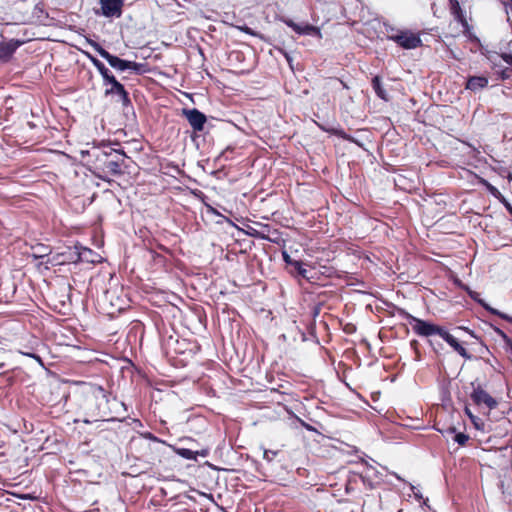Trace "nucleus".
Returning a JSON list of instances; mask_svg holds the SVG:
<instances>
[{
	"label": "nucleus",
	"mask_w": 512,
	"mask_h": 512,
	"mask_svg": "<svg viewBox=\"0 0 512 512\" xmlns=\"http://www.w3.org/2000/svg\"><path fill=\"white\" fill-rule=\"evenodd\" d=\"M409 486H410V489L413 491L414 497L417 500H422L423 499L422 493L419 490H416V487L413 484H409Z\"/></svg>",
	"instance_id": "nucleus-32"
},
{
	"label": "nucleus",
	"mask_w": 512,
	"mask_h": 512,
	"mask_svg": "<svg viewBox=\"0 0 512 512\" xmlns=\"http://www.w3.org/2000/svg\"><path fill=\"white\" fill-rule=\"evenodd\" d=\"M495 332L503 339L505 344L510 348L512 351V339L508 337V335L501 329L495 328Z\"/></svg>",
	"instance_id": "nucleus-25"
},
{
	"label": "nucleus",
	"mask_w": 512,
	"mask_h": 512,
	"mask_svg": "<svg viewBox=\"0 0 512 512\" xmlns=\"http://www.w3.org/2000/svg\"><path fill=\"white\" fill-rule=\"evenodd\" d=\"M367 469H368V471H372V472H373V475H374L375 477H380V476H382V474H381V473H379V472L376 470V468H375V467H373L372 465H368V464H367Z\"/></svg>",
	"instance_id": "nucleus-39"
},
{
	"label": "nucleus",
	"mask_w": 512,
	"mask_h": 512,
	"mask_svg": "<svg viewBox=\"0 0 512 512\" xmlns=\"http://www.w3.org/2000/svg\"><path fill=\"white\" fill-rule=\"evenodd\" d=\"M318 126L323 130V131H326L328 133H332L334 135H337L338 137L344 139V140H347L351 143H355L356 145L362 147L363 144L361 142H359L356 138H354L353 136L347 134L344 130L342 129H333V128H327L325 126H322L320 124H318Z\"/></svg>",
	"instance_id": "nucleus-15"
},
{
	"label": "nucleus",
	"mask_w": 512,
	"mask_h": 512,
	"mask_svg": "<svg viewBox=\"0 0 512 512\" xmlns=\"http://www.w3.org/2000/svg\"><path fill=\"white\" fill-rule=\"evenodd\" d=\"M398 30L392 26H386L387 36L392 33H396Z\"/></svg>",
	"instance_id": "nucleus-42"
},
{
	"label": "nucleus",
	"mask_w": 512,
	"mask_h": 512,
	"mask_svg": "<svg viewBox=\"0 0 512 512\" xmlns=\"http://www.w3.org/2000/svg\"><path fill=\"white\" fill-rule=\"evenodd\" d=\"M461 289L466 291L467 294L469 295V297L474 300L475 302H477L478 304H480L485 310H486V307H489L490 305L488 303H486L481 297H480V294L471 290L470 287L466 284H461Z\"/></svg>",
	"instance_id": "nucleus-17"
},
{
	"label": "nucleus",
	"mask_w": 512,
	"mask_h": 512,
	"mask_svg": "<svg viewBox=\"0 0 512 512\" xmlns=\"http://www.w3.org/2000/svg\"><path fill=\"white\" fill-rule=\"evenodd\" d=\"M196 452H197V457L198 456L206 457L209 454V449H202V450H198Z\"/></svg>",
	"instance_id": "nucleus-41"
},
{
	"label": "nucleus",
	"mask_w": 512,
	"mask_h": 512,
	"mask_svg": "<svg viewBox=\"0 0 512 512\" xmlns=\"http://www.w3.org/2000/svg\"><path fill=\"white\" fill-rule=\"evenodd\" d=\"M388 40L397 43L400 47L406 50L415 49L422 45L420 36L408 30L397 31L396 33L389 34Z\"/></svg>",
	"instance_id": "nucleus-6"
},
{
	"label": "nucleus",
	"mask_w": 512,
	"mask_h": 512,
	"mask_svg": "<svg viewBox=\"0 0 512 512\" xmlns=\"http://www.w3.org/2000/svg\"><path fill=\"white\" fill-rule=\"evenodd\" d=\"M20 353L24 356H27V357H30V358L36 360L41 367H44L43 360L38 354L33 353V352H25V351H20Z\"/></svg>",
	"instance_id": "nucleus-27"
},
{
	"label": "nucleus",
	"mask_w": 512,
	"mask_h": 512,
	"mask_svg": "<svg viewBox=\"0 0 512 512\" xmlns=\"http://www.w3.org/2000/svg\"><path fill=\"white\" fill-rule=\"evenodd\" d=\"M450 8L457 19H461L463 17L460 3L457 0H450Z\"/></svg>",
	"instance_id": "nucleus-20"
},
{
	"label": "nucleus",
	"mask_w": 512,
	"mask_h": 512,
	"mask_svg": "<svg viewBox=\"0 0 512 512\" xmlns=\"http://www.w3.org/2000/svg\"><path fill=\"white\" fill-rule=\"evenodd\" d=\"M89 394L93 399V406L90 412L93 416L101 418L107 422H123L126 418L115 417L113 414H119L118 406L127 412V406L124 402H119L116 397H111L102 386L97 384L89 385Z\"/></svg>",
	"instance_id": "nucleus-1"
},
{
	"label": "nucleus",
	"mask_w": 512,
	"mask_h": 512,
	"mask_svg": "<svg viewBox=\"0 0 512 512\" xmlns=\"http://www.w3.org/2000/svg\"><path fill=\"white\" fill-rule=\"evenodd\" d=\"M114 153L117 154L118 156L122 157V165H123L124 164V159L127 157L126 153L123 150H120V149H114Z\"/></svg>",
	"instance_id": "nucleus-38"
},
{
	"label": "nucleus",
	"mask_w": 512,
	"mask_h": 512,
	"mask_svg": "<svg viewBox=\"0 0 512 512\" xmlns=\"http://www.w3.org/2000/svg\"><path fill=\"white\" fill-rule=\"evenodd\" d=\"M50 249L46 246L41 245L38 247V253H34L33 257L35 259H44L45 257L49 258Z\"/></svg>",
	"instance_id": "nucleus-22"
},
{
	"label": "nucleus",
	"mask_w": 512,
	"mask_h": 512,
	"mask_svg": "<svg viewBox=\"0 0 512 512\" xmlns=\"http://www.w3.org/2000/svg\"><path fill=\"white\" fill-rule=\"evenodd\" d=\"M394 476H395L398 480L403 481V479H402L398 474L394 473Z\"/></svg>",
	"instance_id": "nucleus-49"
},
{
	"label": "nucleus",
	"mask_w": 512,
	"mask_h": 512,
	"mask_svg": "<svg viewBox=\"0 0 512 512\" xmlns=\"http://www.w3.org/2000/svg\"><path fill=\"white\" fill-rule=\"evenodd\" d=\"M443 340L453 348L461 357L466 360H471L472 355L468 353V351L459 343V341L451 335L448 331L443 337Z\"/></svg>",
	"instance_id": "nucleus-12"
},
{
	"label": "nucleus",
	"mask_w": 512,
	"mask_h": 512,
	"mask_svg": "<svg viewBox=\"0 0 512 512\" xmlns=\"http://www.w3.org/2000/svg\"><path fill=\"white\" fill-rule=\"evenodd\" d=\"M500 57L502 58V60L508 64L509 66L512 67V54L511 53H502L500 55Z\"/></svg>",
	"instance_id": "nucleus-29"
},
{
	"label": "nucleus",
	"mask_w": 512,
	"mask_h": 512,
	"mask_svg": "<svg viewBox=\"0 0 512 512\" xmlns=\"http://www.w3.org/2000/svg\"><path fill=\"white\" fill-rule=\"evenodd\" d=\"M89 60L91 61V63L93 64L94 67H98L99 64H101V61L99 59H97L96 57L90 55V54H87Z\"/></svg>",
	"instance_id": "nucleus-36"
},
{
	"label": "nucleus",
	"mask_w": 512,
	"mask_h": 512,
	"mask_svg": "<svg viewBox=\"0 0 512 512\" xmlns=\"http://www.w3.org/2000/svg\"><path fill=\"white\" fill-rule=\"evenodd\" d=\"M422 500H423V505L427 506L428 498L422 499Z\"/></svg>",
	"instance_id": "nucleus-51"
},
{
	"label": "nucleus",
	"mask_w": 512,
	"mask_h": 512,
	"mask_svg": "<svg viewBox=\"0 0 512 512\" xmlns=\"http://www.w3.org/2000/svg\"><path fill=\"white\" fill-rule=\"evenodd\" d=\"M285 58H286L287 62L291 65V63H292L291 56L288 53H285Z\"/></svg>",
	"instance_id": "nucleus-46"
},
{
	"label": "nucleus",
	"mask_w": 512,
	"mask_h": 512,
	"mask_svg": "<svg viewBox=\"0 0 512 512\" xmlns=\"http://www.w3.org/2000/svg\"><path fill=\"white\" fill-rule=\"evenodd\" d=\"M239 29H240L242 32H244V33H246V34H248V35H255V33H254V31L252 30V28H250V27H248V26H246V25L239 27Z\"/></svg>",
	"instance_id": "nucleus-35"
},
{
	"label": "nucleus",
	"mask_w": 512,
	"mask_h": 512,
	"mask_svg": "<svg viewBox=\"0 0 512 512\" xmlns=\"http://www.w3.org/2000/svg\"><path fill=\"white\" fill-rule=\"evenodd\" d=\"M395 315L399 318L405 319L412 324L413 331L422 337H430L433 335H438L442 339L446 334L447 330L439 325H436L432 322L417 318L410 313H408L405 309L397 307L395 310Z\"/></svg>",
	"instance_id": "nucleus-4"
},
{
	"label": "nucleus",
	"mask_w": 512,
	"mask_h": 512,
	"mask_svg": "<svg viewBox=\"0 0 512 512\" xmlns=\"http://www.w3.org/2000/svg\"><path fill=\"white\" fill-rule=\"evenodd\" d=\"M398 512H402V510H399Z\"/></svg>",
	"instance_id": "nucleus-54"
},
{
	"label": "nucleus",
	"mask_w": 512,
	"mask_h": 512,
	"mask_svg": "<svg viewBox=\"0 0 512 512\" xmlns=\"http://www.w3.org/2000/svg\"><path fill=\"white\" fill-rule=\"evenodd\" d=\"M320 308L318 306H315L313 308V316L316 317L319 314Z\"/></svg>",
	"instance_id": "nucleus-45"
},
{
	"label": "nucleus",
	"mask_w": 512,
	"mask_h": 512,
	"mask_svg": "<svg viewBox=\"0 0 512 512\" xmlns=\"http://www.w3.org/2000/svg\"><path fill=\"white\" fill-rule=\"evenodd\" d=\"M463 329H464V330H466L467 332H469V333H470V335H472V336H473V331H470L468 328H463Z\"/></svg>",
	"instance_id": "nucleus-52"
},
{
	"label": "nucleus",
	"mask_w": 512,
	"mask_h": 512,
	"mask_svg": "<svg viewBox=\"0 0 512 512\" xmlns=\"http://www.w3.org/2000/svg\"><path fill=\"white\" fill-rule=\"evenodd\" d=\"M472 422H473V424H474L476 429H478V430H483L484 429V427H483L484 424L480 423L481 420L478 417H476V419H474V421H472Z\"/></svg>",
	"instance_id": "nucleus-37"
},
{
	"label": "nucleus",
	"mask_w": 512,
	"mask_h": 512,
	"mask_svg": "<svg viewBox=\"0 0 512 512\" xmlns=\"http://www.w3.org/2000/svg\"><path fill=\"white\" fill-rule=\"evenodd\" d=\"M500 201L502 202L506 210L510 213V215H512V205L510 204V202H508L503 196L500 199Z\"/></svg>",
	"instance_id": "nucleus-33"
},
{
	"label": "nucleus",
	"mask_w": 512,
	"mask_h": 512,
	"mask_svg": "<svg viewBox=\"0 0 512 512\" xmlns=\"http://www.w3.org/2000/svg\"><path fill=\"white\" fill-rule=\"evenodd\" d=\"M465 411H466V414L469 416V418H470L472 421H474V419H476V416H474V415L470 412V410H469L468 408H466V409H465Z\"/></svg>",
	"instance_id": "nucleus-44"
},
{
	"label": "nucleus",
	"mask_w": 512,
	"mask_h": 512,
	"mask_svg": "<svg viewBox=\"0 0 512 512\" xmlns=\"http://www.w3.org/2000/svg\"><path fill=\"white\" fill-rule=\"evenodd\" d=\"M277 455V451H273V450H264V453H263V458L268 461V462H271L275 456Z\"/></svg>",
	"instance_id": "nucleus-28"
},
{
	"label": "nucleus",
	"mask_w": 512,
	"mask_h": 512,
	"mask_svg": "<svg viewBox=\"0 0 512 512\" xmlns=\"http://www.w3.org/2000/svg\"><path fill=\"white\" fill-rule=\"evenodd\" d=\"M282 256H283V260H284V262H285L286 264H288V265L292 266V263H293L295 260H293L287 252H283Z\"/></svg>",
	"instance_id": "nucleus-34"
},
{
	"label": "nucleus",
	"mask_w": 512,
	"mask_h": 512,
	"mask_svg": "<svg viewBox=\"0 0 512 512\" xmlns=\"http://www.w3.org/2000/svg\"><path fill=\"white\" fill-rule=\"evenodd\" d=\"M97 71L100 73L103 82H105L107 79H109L113 74L112 72L104 65L103 62L99 64L98 67H95Z\"/></svg>",
	"instance_id": "nucleus-21"
},
{
	"label": "nucleus",
	"mask_w": 512,
	"mask_h": 512,
	"mask_svg": "<svg viewBox=\"0 0 512 512\" xmlns=\"http://www.w3.org/2000/svg\"><path fill=\"white\" fill-rule=\"evenodd\" d=\"M88 44L103 58L108 64L118 72L129 70L130 72L141 75L146 72V64L135 61L122 59L116 55L111 54L104 49L98 42L88 39Z\"/></svg>",
	"instance_id": "nucleus-3"
},
{
	"label": "nucleus",
	"mask_w": 512,
	"mask_h": 512,
	"mask_svg": "<svg viewBox=\"0 0 512 512\" xmlns=\"http://www.w3.org/2000/svg\"><path fill=\"white\" fill-rule=\"evenodd\" d=\"M288 27L292 28L293 31L295 32L296 31V27L298 26L297 23H295L293 20L289 19V18H282L281 19Z\"/></svg>",
	"instance_id": "nucleus-30"
},
{
	"label": "nucleus",
	"mask_w": 512,
	"mask_h": 512,
	"mask_svg": "<svg viewBox=\"0 0 512 512\" xmlns=\"http://www.w3.org/2000/svg\"><path fill=\"white\" fill-rule=\"evenodd\" d=\"M487 187H488V190H489V191H490L494 196H496L497 194H499V195H500V192L498 191V189H497L496 187H494L493 185L488 184V185H487Z\"/></svg>",
	"instance_id": "nucleus-40"
},
{
	"label": "nucleus",
	"mask_w": 512,
	"mask_h": 512,
	"mask_svg": "<svg viewBox=\"0 0 512 512\" xmlns=\"http://www.w3.org/2000/svg\"><path fill=\"white\" fill-rule=\"evenodd\" d=\"M103 86H105L104 95L106 97L115 98L117 102L121 103L123 112L125 114L131 112L134 114V108L129 97L128 91L125 89L124 85L117 80V78L112 75L109 79L103 82Z\"/></svg>",
	"instance_id": "nucleus-5"
},
{
	"label": "nucleus",
	"mask_w": 512,
	"mask_h": 512,
	"mask_svg": "<svg viewBox=\"0 0 512 512\" xmlns=\"http://www.w3.org/2000/svg\"><path fill=\"white\" fill-rule=\"evenodd\" d=\"M371 84H372V88L378 98H380L381 100H383L385 102L389 101V94L383 87L382 80H381L380 76H378V75L374 76L372 78Z\"/></svg>",
	"instance_id": "nucleus-14"
},
{
	"label": "nucleus",
	"mask_w": 512,
	"mask_h": 512,
	"mask_svg": "<svg viewBox=\"0 0 512 512\" xmlns=\"http://www.w3.org/2000/svg\"><path fill=\"white\" fill-rule=\"evenodd\" d=\"M455 283L459 288H461V284H463L460 280H456Z\"/></svg>",
	"instance_id": "nucleus-48"
},
{
	"label": "nucleus",
	"mask_w": 512,
	"mask_h": 512,
	"mask_svg": "<svg viewBox=\"0 0 512 512\" xmlns=\"http://www.w3.org/2000/svg\"><path fill=\"white\" fill-rule=\"evenodd\" d=\"M447 431H448L449 433H455V432H456V429H455V427H450Z\"/></svg>",
	"instance_id": "nucleus-47"
},
{
	"label": "nucleus",
	"mask_w": 512,
	"mask_h": 512,
	"mask_svg": "<svg viewBox=\"0 0 512 512\" xmlns=\"http://www.w3.org/2000/svg\"><path fill=\"white\" fill-rule=\"evenodd\" d=\"M183 113L186 116V119L188 120L190 126L195 131H202L204 129V125L207 121V118L203 112L196 108H193L188 110L184 109Z\"/></svg>",
	"instance_id": "nucleus-10"
},
{
	"label": "nucleus",
	"mask_w": 512,
	"mask_h": 512,
	"mask_svg": "<svg viewBox=\"0 0 512 512\" xmlns=\"http://www.w3.org/2000/svg\"><path fill=\"white\" fill-rule=\"evenodd\" d=\"M292 267H294L299 276H301L304 279H310V276L308 275V270L304 267L303 262L296 260L292 263Z\"/></svg>",
	"instance_id": "nucleus-19"
},
{
	"label": "nucleus",
	"mask_w": 512,
	"mask_h": 512,
	"mask_svg": "<svg viewBox=\"0 0 512 512\" xmlns=\"http://www.w3.org/2000/svg\"><path fill=\"white\" fill-rule=\"evenodd\" d=\"M509 77V73L506 69L502 70L501 71V78L502 79H507Z\"/></svg>",
	"instance_id": "nucleus-43"
},
{
	"label": "nucleus",
	"mask_w": 512,
	"mask_h": 512,
	"mask_svg": "<svg viewBox=\"0 0 512 512\" xmlns=\"http://www.w3.org/2000/svg\"><path fill=\"white\" fill-rule=\"evenodd\" d=\"M21 44V41L14 39L8 42H0V62H8Z\"/></svg>",
	"instance_id": "nucleus-11"
},
{
	"label": "nucleus",
	"mask_w": 512,
	"mask_h": 512,
	"mask_svg": "<svg viewBox=\"0 0 512 512\" xmlns=\"http://www.w3.org/2000/svg\"><path fill=\"white\" fill-rule=\"evenodd\" d=\"M469 440V437L467 434L463 432L455 433L454 441L459 444L460 446H464L467 441Z\"/></svg>",
	"instance_id": "nucleus-24"
},
{
	"label": "nucleus",
	"mask_w": 512,
	"mask_h": 512,
	"mask_svg": "<svg viewBox=\"0 0 512 512\" xmlns=\"http://www.w3.org/2000/svg\"><path fill=\"white\" fill-rule=\"evenodd\" d=\"M471 386L473 388L471 392V399L472 401L477 405L481 406L484 405L488 409L492 410L495 409L498 405V402L496 399H494L490 394H488L480 384H476V382H472Z\"/></svg>",
	"instance_id": "nucleus-7"
},
{
	"label": "nucleus",
	"mask_w": 512,
	"mask_h": 512,
	"mask_svg": "<svg viewBox=\"0 0 512 512\" xmlns=\"http://www.w3.org/2000/svg\"><path fill=\"white\" fill-rule=\"evenodd\" d=\"M488 85V78L485 76H471L466 83V89L473 92L479 91Z\"/></svg>",
	"instance_id": "nucleus-13"
},
{
	"label": "nucleus",
	"mask_w": 512,
	"mask_h": 512,
	"mask_svg": "<svg viewBox=\"0 0 512 512\" xmlns=\"http://www.w3.org/2000/svg\"><path fill=\"white\" fill-rule=\"evenodd\" d=\"M82 156L87 155L94 168L106 175L119 176L122 172V157L114 153V148L104 142L93 146L90 150L82 151Z\"/></svg>",
	"instance_id": "nucleus-2"
},
{
	"label": "nucleus",
	"mask_w": 512,
	"mask_h": 512,
	"mask_svg": "<svg viewBox=\"0 0 512 512\" xmlns=\"http://www.w3.org/2000/svg\"><path fill=\"white\" fill-rule=\"evenodd\" d=\"M133 421H134V422H136V423H138L140 426H142V423H141V421H140V420H138V419H133Z\"/></svg>",
	"instance_id": "nucleus-50"
},
{
	"label": "nucleus",
	"mask_w": 512,
	"mask_h": 512,
	"mask_svg": "<svg viewBox=\"0 0 512 512\" xmlns=\"http://www.w3.org/2000/svg\"><path fill=\"white\" fill-rule=\"evenodd\" d=\"M176 454L186 460H197V452L188 448H177Z\"/></svg>",
	"instance_id": "nucleus-18"
},
{
	"label": "nucleus",
	"mask_w": 512,
	"mask_h": 512,
	"mask_svg": "<svg viewBox=\"0 0 512 512\" xmlns=\"http://www.w3.org/2000/svg\"><path fill=\"white\" fill-rule=\"evenodd\" d=\"M100 14L106 18H119L123 12L124 0H99ZM99 14V12H96Z\"/></svg>",
	"instance_id": "nucleus-8"
},
{
	"label": "nucleus",
	"mask_w": 512,
	"mask_h": 512,
	"mask_svg": "<svg viewBox=\"0 0 512 512\" xmlns=\"http://www.w3.org/2000/svg\"><path fill=\"white\" fill-rule=\"evenodd\" d=\"M82 259L81 253L77 246L68 247L66 251L57 254L53 259L47 258L45 264L62 265L65 263H77Z\"/></svg>",
	"instance_id": "nucleus-9"
},
{
	"label": "nucleus",
	"mask_w": 512,
	"mask_h": 512,
	"mask_svg": "<svg viewBox=\"0 0 512 512\" xmlns=\"http://www.w3.org/2000/svg\"><path fill=\"white\" fill-rule=\"evenodd\" d=\"M295 33H297L298 35H310L321 37L320 29L309 23L298 24Z\"/></svg>",
	"instance_id": "nucleus-16"
},
{
	"label": "nucleus",
	"mask_w": 512,
	"mask_h": 512,
	"mask_svg": "<svg viewBox=\"0 0 512 512\" xmlns=\"http://www.w3.org/2000/svg\"><path fill=\"white\" fill-rule=\"evenodd\" d=\"M83 422H84V423H86V424L91 423V421H90V420H88V419H84V420H83Z\"/></svg>",
	"instance_id": "nucleus-53"
},
{
	"label": "nucleus",
	"mask_w": 512,
	"mask_h": 512,
	"mask_svg": "<svg viewBox=\"0 0 512 512\" xmlns=\"http://www.w3.org/2000/svg\"><path fill=\"white\" fill-rule=\"evenodd\" d=\"M289 413H290V414L292 415V417H293L297 422H299V423H300V425H301L302 427H304L307 431H310V432H317V429H316L315 427H313L312 425H310V424L306 423L305 421H303L302 419H300L299 417H297L295 414H293V412H291V411H290Z\"/></svg>",
	"instance_id": "nucleus-26"
},
{
	"label": "nucleus",
	"mask_w": 512,
	"mask_h": 512,
	"mask_svg": "<svg viewBox=\"0 0 512 512\" xmlns=\"http://www.w3.org/2000/svg\"><path fill=\"white\" fill-rule=\"evenodd\" d=\"M288 27L292 28L293 31L295 32L296 31V27L298 26L297 23H295L293 20L289 19V18H282L281 19Z\"/></svg>",
	"instance_id": "nucleus-31"
},
{
	"label": "nucleus",
	"mask_w": 512,
	"mask_h": 512,
	"mask_svg": "<svg viewBox=\"0 0 512 512\" xmlns=\"http://www.w3.org/2000/svg\"><path fill=\"white\" fill-rule=\"evenodd\" d=\"M486 310H487L488 312H490V313H492V314H494V315H497V316H499L500 318H502V319H504V320H506V321H508V322L512 323V316H509L508 314L503 313V312H501V311H499V310H497V309H495V308H493V307H491V306L486 307Z\"/></svg>",
	"instance_id": "nucleus-23"
}]
</instances>
